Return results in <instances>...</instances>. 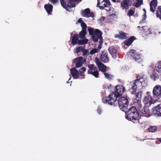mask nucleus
<instances>
[{
  "instance_id": "obj_1",
  "label": "nucleus",
  "mask_w": 161,
  "mask_h": 161,
  "mask_svg": "<svg viewBox=\"0 0 161 161\" xmlns=\"http://www.w3.org/2000/svg\"><path fill=\"white\" fill-rule=\"evenodd\" d=\"M115 90L108 97H105L102 99V102L105 104L114 105L117 97L121 96L125 90V88L123 86L117 85L115 87Z\"/></svg>"
},
{
  "instance_id": "obj_2",
  "label": "nucleus",
  "mask_w": 161,
  "mask_h": 161,
  "mask_svg": "<svg viewBox=\"0 0 161 161\" xmlns=\"http://www.w3.org/2000/svg\"><path fill=\"white\" fill-rule=\"evenodd\" d=\"M125 112V118L135 123L139 122L140 114L139 113L135 107L132 106L129 109L128 111H126Z\"/></svg>"
},
{
  "instance_id": "obj_3",
  "label": "nucleus",
  "mask_w": 161,
  "mask_h": 161,
  "mask_svg": "<svg viewBox=\"0 0 161 161\" xmlns=\"http://www.w3.org/2000/svg\"><path fill=\"white\" fill-rule=\"evenodd\" d=\"M88 30L92 40L94 42H97L98 40H99L98 49H100L101 48V46L103 43L102 32L98 29L94 30V29L91 28H88Z\"/></svg>"
},
{
  "instance_id": "obj_4",
  "label": "nucleus",
  "mask_w": 161,
  "mask_h": 161,
  "mask_svg": "<svg viewBox=\"0 0 161 161\" xmlns=\"http://www.w3.org/2000/svg\"><path fill=\"white\" fill-rule=\"evenodd\" d=\"M143 79L139 78L132 81L130 82L132 86L130 89V91L131 93L132 94H136V97L139 98L140 100L141 99L142 95V92L140 91L137 92H136L137 87L142 84V80Z\"/></svg>"
},
{
  "instance_id": "obj_5",
  "label": "nucleus",
  "mask_w": 161,
  "mask_h": 161,
  "mask_svg": "<svg viewBox=\"0 0 161 161\" xmlns=\"http://www.w3.org/2000/svg\"><path fill=\"white\" fill-rule=\"evenodd\" d=\"M120 109L123 111H125L128 108L129 104V101L127 98L124 97L119 98L117 101Z\"/></svg>"
},
{
  "instance_id": "obj_6",
  "label": "nucleus",
  "mask_w": 161,
  "mask_h": 161,
  "mask_svg": "<svg viewBox=\"0 0 161 161\" xmlns=\"http://www.w3.org/2000/svg\"><path fill=\"white\" fill-rule=\"evenodd\" d=\"M128 55L136 62L140 63L142 62L141 54L138 53L134 50H130L128 53Z\"/></svg>"
},
{
  "instance_id": "obj_7",
  "label": "nucleus",
  "mask_w": 161,
  "mask_h": 161,
  "mask_svg": "<svg viewBox=\"0 0 161 161\" xmlns=\"http://www.w3.org/2000/svg\"><path fill=\"white\" fill-rule=\"evenodd\" d=\"M110 4L109 0H98L97 5L100 9H103L105 7H109Z\"/></svg>"
},
{
  "instance_id": "obj_8",
  "label": "nucleus",
  "mask_w": 161,
  "mask_h": 161,
  "mask_svg": "<svg viewBox=\"0 0 161 161\" xmlns=\"http://www.w3.org/2000/svg\"><path fill=\"white\" fill-rule=\"evenodd\" d=\"M143 102L145 107H149L152 104L155 103L154 101H153L151 96L148 95L146 96L143 100Z\"/></svg>"
},
{
  "instance_id": "obj_9",
  "label": "nucleus",
  "mask_w": 161,
  "mask_h": 161,
  "mask_svg": "<svg viewBox=\"0 0 161 161\" xmlns=\"http://www.w3.org/2000/svg\"><path fill=\"white\" fill-rule=\"evenodd\" d=\"M95 61L96 64L100 71L103 72H104L106 71L107 67L103 64L101 63L98 58H95Z\"/></svg>"
},
{
  "instance_id": "obj_10",
  "label": "nucleus",
  "mask_w": 161,
  "mask_h": 161,
  "mask_svg": "<svg viewBox=\"0 0 161 161\" xmlns=\"http://www.w3.org/2000/svg\"><path fill=\"white\" fill-rule=\"evenodd\" d=\"M133 1V0H123L121 3V6L123 9H128L132 5Z\"/></svg>"
},
{
  "instance_id": "obj_11",
  "label": "nucleus",
  "mask_w": 161,
  "mask_h": 161,
  "mask_svg": "<svg viewBox=\"0 0 161 161\" xmlns=\"http://www.w3.org/2000/svg\"><path fill=\"white\" fill-rule=\"evenodd\" d=\"M82 57H80L74 59V62L75 64V67L79 68L81 67L85 62Z\"/></svg>"
},
{
  "instance_id": "obj_12",
  "label": "nucleus",
  "mask_w": 161,
  "mask_h": 161,
  "mask_svg": "<svg viewBox=\"0 0 161 161\" xmlns=\"http://www.w3.org/2000/svg\"><path fill=\"white\" fill-rule=\"evenodd\" d=\"M100 60L101 61L104 63H107L108 62V53L107 51H103L102 52Z\"/></svg>"
},
{
  "instance_id": "obj_13",
  "label": "nucleus",
  "mask_w": 161,
  "mask_h": 161,
  "mask_svg": "<svg viewBox=\"0 0 161 161\" xmlns=\"http://www.w3.org/2000/svg\"><path fill=\"white\" fill-rule=\"evenodd\" d=\"M153 114L156 117L161 116V107L159 105L154 107L153 108Z\"/></svg>"
},
{
  "instance_id": "obj_14",
  "label": "nucleus",
  "mask_w": 161,
  "mask_h": 161,
  "mask_svg": "<svg viewBox=\"0 0 161 161\" xmlns=\"http://www.w3.org/2000/svg\"><path fill=\"white\" fill-rule=\"evenodd\" d=\"M147 107L144 106L142 109H139L141 112L140 117L142 116L147 117L150 116V111Z\"/></svg>"
},
{
  "instance_id": "obj_15",
  "label": "nucleus",
  "mask_w": 161,
  "mask_h": 161,
  "mask_svg": "<svg viewBox=\"0 0 161 161\" xmlns=\"http://www.w3.org/2000/svg\"><path fill=\"white\" fill-rule=\"evenodd\" d=\"M81 14L83 16L86 17H93L94 16L92 12L91 13L89 8H87L84 10H82L81 12Z\"/></svg>"
},
{
  "instance_id": "obj_16",
  "label": "nucleus",
  "mask_w": 161,
  "mask_h": 161,
  "mask_svg": "<svg viewBox=\"0 0 161 161\" xmlns=\"http://www.w3.org/2000/svg\"><path fill=\"white\" fill-rule=\"evenodd\" d=\"M153 94L156 96H161V86L159 85H156L153 88Z\"/></svg>"
},
{
  "instance_id": "obj_17",
  "label": "nucleus",
  "mask_w": 161,
  "mask_h": 161,
  "mask_svg": "<svg viewBox=\"0 0 161 161\" xmlns=\"http://www.w3.org/2000/svg\"><path fill=\"white\" fill-rule=\"evenodd\" d=\"M70 74L74 79H76L79 78V73L76 68H72L70 69Z\"/></svg>"
},
{
  "instance_id": "obj_18",
  "label": "nucleus",
  "mask_w": 161,
  "mask_h": 161,
  "mask_svg": "<svg viewBox=\"0 0 161 161\" xmlns=\"http://www.w3.org/2000/svg\"><path fill=\"white\" fill-rule=\"evenodd\" d=\"M158 1L157 0H152L150 2V10L151 12L154 13L157 6Z\"/></svg>"
},
{
  "instance_id": "obj_19",
  "label": "nucleus",
  "mask_w": 161,
  "mask_h": 161,
  "mask_svg": "<svg viewBox=\"0 0 161 161\" xmlns=\"http://www.w3.org/2000/svg\"><path fill=\"white\" fill-rule=\"evenodd\" d=\"M44 8L48 15L52 14L53 9V6L51 4L48 3L45 4Z\"/></svg>"
},
{
  "instance_id": "obj_20",
  "label": "nucleus",
  "mask_w": 161,
  "mask_h": 161,
  "mask_svg": "<svg viewBox=\"0 0 161 161\" xmlns=\"http://www.w3.org/2000/svg\"><path fill=\"white\" fill-rule=\"evenodd\" d=\"M81 0H68V9L69 8L75 7V2H80Z\"/></svg>"
},
{
  "instance_id": "obj_21",
  "label": "nucleus",
  "mask_w": 161,
  "mask_h": 161,
  "mask_svg": "<svg viewBox=\"0 0 161 161\" xmlns=\"http://www.w3.org/2000/svg\"><path fill=\"white\" fill-rule=\"evenodd\" d=\"M79 40L78 35L75 34L71 36V43L73 45H75L78 43Z\"/></svg>"
},
{
  "instance_id": "obj_22",
  "label": "nucleus",
  "mask_w": 161,
  "mask_h": 161,
  "mask_svg": "<svg viewBox=\"0 0 161 161\" xmlns=\"http://www.w3.org/2000/svg\"><path fill=\"white\" fill-rule=\"evenodd\" d=\"M136 39V37L134 36L130 37L127 40L125 41L124 43L125 45L129 46L133 42V41Z\"/></svg>"
},
{
  "instance_id": "obj_23",
  "label": "nucleus",
  "mask_w": 161,
  "mask_h": 161,
  "mask_svg": "<svg viewBox=\"0 0 161 161\" xmlns=\"http://www.w3.org/2000/svg\"><path fill=\"white\" fill-rule=\"evenodd\" d=\"M115 37L116 38H119L121 39H125L127 38V37L126 35V33L122 31H120L119 32V34L115 35Z\"/></svg>"
},
{
  "instance_id": "obj_24",
  "label": "nucleus",
  "mask_w": 161,
  "mask_h": 161,
  "mask_svg": "<svg viewBox=\"0 0 161 161\" xmlns=\"http://www.w3.org/2000/svg\"><path fill=\"white\" fill-rule=\"evenodd\" d=\"M108 50L113 57H116L117 50L113 46L109 47Z\"/></svg>"
},
{
  "instance_id": "obj_25",
  "label": "nucleus",
  "mask_w": 161,
  "mask_h": 161,
  "mask_svg": "<svg viewBox=\"0 0 161 161\" xmlns=\"http://www.w3.org/2000/svg\"><path fill=\"white\" fill-rule=\"evenodd\" d=\"M61 4L62 7L65 9L66 11H70L69 9H68V3L66 4V2L65 1V0H60Z\"/></svg>"
},
{
  "instance_id": "obj_26",
  "label": "nucleus",
  "mask_w": 161,
  "mask_h": 161,
  "mask_svg": "<svg viewBox=\"0 0 161 161\" xmlns=\"http://www.w3.org/2000/svg\"><path fill=\"white\" fill-rule=\"evenodd\" d=\"M86 33V30H82L79 33V37L80 39L85 38V36Z\"/></svg>"
},
{
  "instance_id": "obj_27",
  "label": "nucleus",
  "mask_w": 161,
  "mask_h": 161,
  "mask_svg": "<svg viewBox=\"0 0 161 161\" xmlns=\"http://www.w3.org/2000/svg\"><path fill=\"white\" fill-rule=\"evenodd\" d=\"M156 15L157 18H158L161 20V6H159L157 8Z\"/></svg>"
},
{
  "instance_id": "obj_28",
  "label": "nucleus",
  "mask_w": 161,
  "mask_h": 161,
  "mask_svg": "<svg viewBox=\"0 0 161 161\" xmlns=\"http://www.w3.org/2000/svg\"><path fill=\"white\" fill-rule=\"evenodd\" d=\"M88 66L89 68V69L88 70V73L92 71V70H95L97 69V67L93 64H89L88 65Z\"/></svg>"
},
{
  "instance_id": "obj_29",
  "label": "nucleus",
  "mask_w": 161,
  "mask_h": 161,
  "mask_svg": "<svg viewBox=\"0 0 161 161\" xmlns=\"http://www.w3.org/2000/svg\"><path fill=\"white\" fill-rule=\"evenodd\" d=\"M156 70L161 75V61L158 62L156 65Z\"/></svg>"
},
{
  "instance_id": "obj_30",
  "label": "nucleus",
  "mask_w": 161,
  "mask_h": 161,
  "mask_svg": "<svg viewBox=\"0 0 161 161\" xmlns=\"http://www.w3.org/2000/svg\"><path fill=\"white\" fill-rule=\"evenodd\" d=\"M143 4V0H136V3H134L133 5L138 8Z\"/></svg>"
},
{
  "instance_id": "obj_31",
  "label": "nucleus",
  "mask_w": 161,
  "mask_h": 161,
  "mask_svg": "<svg viewBox=\"0 0 161 161\" xmlns=\"http://www.w3.org/2000/svg\"><path fill=\"white\" fill-rule=\"evenodd\" d=\"M88 42V40L86 38H85L84 39H79L77 43L79 45L85 44L87 43Z\"/></svg>"
},
{
  "instance_id": "obj_32",
  "label": "nucleus",
  "mask_w": 161,
  "mask_h": 161,
  "mask_svg": "<svg viewBox=\"0 0 161 161\" xmlns=\"http://www.w3.org/2000/svg\"><path fill=\"white\" fill-rule=\"evenodd\" d=\"M151 78L152 79H153L154 80H155L158 79L159 76V75L157 74L153 73L151 76Z\"/></svg>"
},
{
  "instance_id": "obj_33",
  "label": "nucleus",
  "mask_w": 161,
  "mask_h": 161,
  "mask_svg": "<svg viewBox=\"0 0 161 161\" xmlns=\"http://www.w3.org/2000/svg\"><path fill=\"white\" fill-rule=\"evenodd\" d=\"M88 74L92 75L96 78H98L99 77V74L97 70L94 71L93 72L92 71L88 73Z\"/></svg>"
},
{
  "instance_id": "obj_34",
  "label": "nucleus",
  "mask_w": 161,
  "mask_h": 161,
  "mask_svg": "<svg viewBox=\"0 0 161 161\" xmlns=\"http://www.w3.org/2000/svg\"><path fill=\"white\" fill-rule=\"evenodd\" d=\"M85 47H83L81 46H79L76 47L74 50V51L77 53H78L82 51L84 48H85Z\"/></svg>"
},
{
  "instance_id": "obj_35",
  "label": "nucleus",
  "mask_w": 161,
  "mask_h": 161,
  "mask_svg": "<svg viewBox=\"0 0 161 161\" xmlns=\"http://www.w3.org/2000/svg\"><path fill=\"white\" fill-rule=\"evenodd\" d=\"M148 130L150 132H154L157 130V127L156 126H150L148 128Z\"/></svg>"
},
{
  "instance_id": "obj_36",
  "label": "nucleus",
  "mask_w": 161,
  "mask_h": 161,
  "mask_svg": "<svg viewBox=\"0 0 161 161\" xmlns=\"http://www.w3.org/2000/svg\"><path fill=\"white\" fill-rule=\"evenodd\" d=\"M104 74L105 77L107 79H112V77H113V76L109 73H107L106 72L104 73Z\"/></svg>"
},
{
  "instance_id": "obj_37",
  "label": "nucleus",
  "mask_w": 161,
  "mask_h": 161,
  "mask_svg": "<svg viewBox=\"0 0 161 161\" xmlns=\"http://www.w3.org/2000/svg\"><path fill=\"white\" fill-rule=\"evenodd\" d=\"M98 50L96 48H93L91 50L90 52V53L91 54L93 55L95 54L96 53L98 52Z\"/></svg>"
},
{
  "instance_id": "obj_38",
  "label": "nucleus",
  "mask_w": 161,
  "mask_h": 161,
  "mask_svg": "<svg viewBox=\"0 0 161 161\" xmlns=\"http://www.w3.org/2000/svg\"><path fill=\"white\" fill-rule=\"evenodd\" d=\"M135 13V12L131 9H130L127 13V14L128 16H130L133 15Z\"/></svg>"
},
{
  "instance_id": "obj_39",
  "label": "nucleus",
  "mask_w": 161,
  "mask_h": 161,
  "mask_svg": "<svg viewBox=\"0 0 161 161\" xmlns=\"http://www.w3.org/2000/svg\"><path fill=\"white\" fill-rule=\"evenodd\" d=\"M81 26L82 27V30H86L87 25L84 22L81 24Z\"/></svg>"
},
{
  "instance_id": "obj_40",
  "label": "nucleus",
  "mask_w": 161,
  "mask_h": 161,
  "mask_svg": "<svg viewBox=\"0 0 161 161\" xmlns=\"http://www.w3.org/2000/svg\"><path fill=\"white\" fill-rule=\"evenodd\" d=\"M83 55L85 56L88 53V50L87 49H85L84 48L83 49Z\"/></svg>"
},
{
  "instance_id": "obj_41",
  "label": "nucleus",
  "mask_w": 161,
  "mask_h": 161,
  "mask_svg": "<svg viewBox=\"0 0 161 161\" xmlns=\"http://www.w3.org/2000/svg\"><path fill=\"white\" fill-rule=\"evenodd\" d=\"M138 105H136L138 108H139V109H142V108H143V107L142 106V105L141 103V101L139 102V103H137Z\"/></svg>"
},
{
  "instance_id": "obj_42",
  "label": "nucleus",
  "mask_w": 161,
  "mask_h": 161,
  "mask_svg": "<svg viewBox=\"0 0 161 161\" xmlns=\"http://www.w3.org/2000/svg\"><path fill=\"white\" fill-rule=\"evenodd\" d=\"M156 141L155 143L156 144H158L161 143V138H157L156 139Z\"/></svg>"
},
{
  "instance_id": "obj_43",
  "label": "nucleus",
  "mask_w": 161,
  "mask_h": 161,
  "mask_svg": "<svg viewBox=\"0 0 161 161\" xmlns=\"http://www.w3.org/2000/svg\"><path fill=\"white\" fill-rule=\"evenodd\" d=\"M86 68L84 67H83L80 69L79 70V72H85L86 71Z\"/></svg>"
},
{
  "instance_id": "obj_44",
  "label": "nucleus",
  "mask_w": 161,
  "mask_h": 161,
  "mask_svg": "<svg viewBox=\"0 0 161 161\" xmlns=\"http://www.w3.org/2000/svg\"><path fill=\"white\" fill-rule=\"evenodd\" d=\"M133 101L134 103H137L139 102L140 101V100L139 98H135L133 99Z\"/></svg>"
},
{
  "instance_id": "obj_45",
  "label": "nucleus",
  "mask_w": 161,
  "mask_h": 161,
  "mask_svg": "<svg viewBox=\"0 0 161 161\" xmlns=\"http://www.w3.org/2000/svg\"><path fill=\"white\" fill-rule=\"evenodd\" d=\"M53 4H55L58 2V0H49Z\"/></svg>"
},
{
  "instance_id": "obj_46",
  "label": "nucleus",
  "mask_w": 161,
  "mask_h": 161,
  "mask_svg": "<svg viewBox=\"0 0 161 161\" xmlns=\"http://www.w3.org/2000/svg\"><path fill=\"white\" fill-rule=\"evenodd\" d=\"M97 111L99 114H100L102 112L101 109L100 108L98 107L97 110Z\"/></svg>"
},
{
  "instance_id": "obj_47",
  "label": "nucleus",
  "mask_w": 161,
  "mask_h": 161,
  "mask_svg": "<svg viewBox=\"0 0 161 161\" xmlns=\"http://www.w3.org/2000/svg\"><path fill=\"white\" fill-rule=\"evenodd\" d=\"M116 16V15L114 14H110L109 17L110 18H112V17H115Z\"/></svg>"
},
{
  "instance_id": "obj_48",
  "label": "nucleus",
  "mask_w": 161,
  "mask_h": 161,
  "mask_svg": "<svg viewBox=\"0 0 161 161\" xmlns=\"http://www.w3.org/2000/svg\"><path fill=\"white\" fill-rule=\"evenodd\" d=\"M147 17V16L146 15V14H145L142 15V20H144L146 19Z\"/></svg>"
},
{
  "instance_id": "obj_49",
  "label": "nucleus",
  "mask_w": 161,
  "mask_h": 161,
  "mask_svg": "<svg viewBox=\"0 0 161 161\" xmlns=\"http://www.w3.org/2000/svg\"><path fill=\"white\" fill-rule=\"evenodd\" d=\"M78 22L79 23H80L81 25V24H82V23H83L84 22L82 20V19L80 18L78 19Z\"/></svg>"
},
{
  "instance_id": "obj_50",
  "label": "nucleus",
  "mask_w": 161,
  "mask_h": 161,
  "mask_svg": "<svg viewBox=\"0 0 161 161\" xmlns=\"http://www.w3.org/2000/svg\"><path fill=\"white\" fill-rule=\"evenodd\" d=\"M79 75L81 76H85L84 72H79Z\"/></svg>"
},
{
  "instance_id": "obj_51",
  "label": "nucleus",
  "mask_w": 161,
  "mask_h": 161,
  "mask_svg": "<svg viewBox=\"0 0 161 161\" xmlns=\"http://www.w3.org/2000/svg\"><path fill=\"white\" fill-rule=\"evenodd\" d=\"M143 10L144 11L145 14H146V10L145 9V8H143Z\"/></svg>"
},
{
  "instance_id": "obj_52",
  "label": "nucleus",
  "mask_w": 161,
  "mask_h": 161,
  "mask_svg": "<svg viewBox=\"0 0 161 161\" xmlns=\"http://www.w3.org/2000/svg\"><path fill=\"white\" fill-rule=\"evenodd\" d=\"M116 0H112V1L113 2H116Z\"/></svg>"
},
{
  "instance_id": "obj_53",
  "label": "nucleus",
  "mask_w": 161,
  "mask_h": 161,
  "mask_svg": "<svg viewBox=\"0 0 161 161\" xmlns=\"http://www.w3.org/2000/svg\"><path fill=\"white\" fill-rule=\"evenodd\" d=\"M137 28H141V27L140 26H137Z\"/></svg>"
},
{
  "instance_id": "obj_54",
  "label": "nucleus",
  "mask_w": 161,
  "mask_h": 161,
  "mask_svg": "<svg viewBox=\"0 0 161 161\" xmlns=\"http://www.w3.org/2000/svg\"><path fill=\"white\" fill-rule=\"evenodd\" d=\"M71 36L73 35V33H71Z\"/></svg>"
},
{
  "instance_id": "obj_55",
  "label": "nucleus",
  "mask_w": 161,
  "mask_h": 161,
  "mask_svg": "<svg viewBox=\"0 0 161 161\" xmlns=\"http://www.w3.org/2000/svg\"><path fill=\"white\" fill-rule=\"evenodd\" d=\"M102 17V18H104V17Z\"/></svg>"
},
{
  "instance_id": "obj_56",
  "label": "nucleus",
  "mask_w": 161,
  "mask_h": 161,
  "mask_svg": "<svg viewBox=\"0 0 161 161\" xmlns=\"http://www.w3.org/2000/svg\"><path fill=\"white\" fill-rule=\"evenodd\" d=\"M85 78V77H83V78Z\"/></svg>"
}]
</instances>
